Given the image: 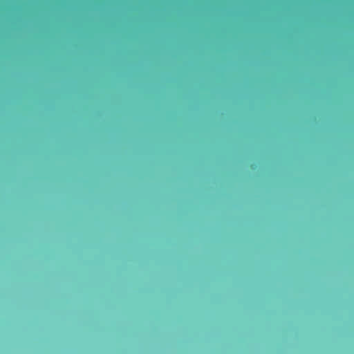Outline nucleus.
<instances>
[{
  "label": "nucleus",
  "instance_id": "f257e3e1",
  "mask_svg": "<svg viewBox=\"0 0 354 354\" xmlns=\"http://www.w3.org/2000/svg\"><path fill=\"white\" fill-rule=\"evenodd\" d=\"M142 91H145L146 90H145V89H143Z\"/></svg>",
  "mask_w": 354,
  "mask_h": 354
},
{
  "label": "nucleus",
  "instance_id": "f03ea898",
  "mask_svg": "<svg viewBox=\"0 0 354 354\" xmlns=\"http://www.w3.org/2000/svg\"><path fill=\"white\" fill-rule=\"evenodd\" d=\"M180 91H183V89H180Z\"/></svg>",
  "mask_w": 354,
  "mask_h": 354
},
{
  "label": "nucleus",
  "instance_id": "7ed1b4c3",
  "mask_svg": "<svg viewBox=\"0 0 354 354\" xmlns=\"http://www.w3.org/2000/svg\"><path fill=\"white\" fill-rule=\"evenodd\" d=\"M322 91H324L325 90H324V89H322Z\"/></svg>",
  "mask_w": 354,
  "mask_h": 354
}]
</instances>
